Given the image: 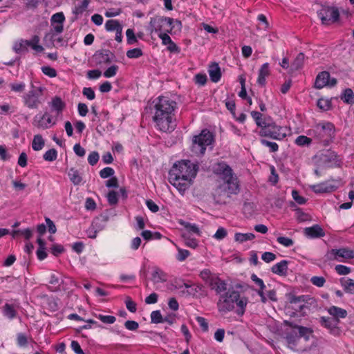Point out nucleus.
Wrapping results in <instances>:
<instances>
[{"instance_id": "obj_1", "label": "nucleus", "mask_w": 354, "mask_h": 354, "mask_svg": "<svg viewBox=\"0 0 354 354\" xmlns=\"http://www.w3.org/2000/svg\"><path fill=\"white\" fill-rule=\"evenodd\" d=\"M177 104L168 97L160 96L155 102L153 120L155 127L163 132H171L176 127Z\"/></svg>"}, {"instance_id": "obj_2", "label": "nucleus", "mask_w": 354, "mask_h": 354, "mask_svg": "<svg viewBox=\"0 0 354 354\" xmlns=\"http://www.w3.org/2000/svg\"><path fill=\"white\" fill-rule=\"evenodd\" d=\"M214 171L220 175L221 181L214 190V197L217 203H225L233 194L239 190V182L232 169L225 162L218 163Z\"/></svg>"}, {"instance_id": "obj_3", "label": "nucleus", "mask_w": 354, "mask_h": 354, "mask_svg": "<svg viewBox=\"0 0 354 354\" xmlns=\"http://www.w3.org/2000/svg\"><path fill=\"white\" fill-rule=\"evenodd\" d=\"M196 173L197 167L191 161H178L169 171V182L181 194H184L192 185Z\"/></svg>"}, {"instance_id": "obj_4", "label": "nucleus", "mask_w": 354, "mask_h": 354, "mask_svg": "<svg viewBox=\"0 0 354 354\" xmlns=\"http://www.w3.org/2000/svg\"><path fill=\"white\" fill-rule=\"evenodd\" d=\"M248 304V299L246 297L241 296L239 291L230 290L220 295L217 308L222 315L235 310L238 315L242 316L245 313Z\"/></svg>"}, {"instance_id": "obj_5", "label": "nucleus", "mask_w": 354, "mask_h": 354, "mask_svg": "<svg viewBox=\"0 0 354 354\" xmlns=\"http://www.w3.org/2000/svg\"><path fill=\"white\" fill-rule=\"evenodd\" d=\"M336 129L334 124L330 122L322 121L313 125L307 132L317 142L324 146H328L333 142Z\"/></svg>"}, {"instance_id": "obj_6", "label": "nucleus", "mask_w": 354, "mask_h": 354, "mask_svg": "<svg viewBox=\"0 0 354 354\" xmlns=\"http://www.w3.org/2000/svg\"><path fill=\"white\" fill-rule=\"evenodd\" d=\"M175 24L181 26V22L178 20L167 17L156 16L151 18L147 30L151 37L155 35L158 37L162 33L172 32Z\"/></svg>"}, {"instance_id": "obj_7", "label": "nucleus", "mask_w": 354, "mask_h": 354, "mask_svg": "<svg viewBox=\"0 0 354 354\" xmlns=\"http://www.w3.org/2000/svg\"><path fill=\"white\" fill-rule=\"evenodd\" d=\"M259 133L261 136L270 137L275 140H282L289 133V129L286 127L277 125L270 119L268 120L266 125L260 129Z\"/></svg>"}, {"instance_id": "obj_8", "label": "nucleus", "mask_w": 354, "mask_h": 354, "mask_svg": "<svg viewBox=\"0 0 354 354\" xmlns=\"http://www.w3.org/2000/svg\"><path fill=\"white\" fill-rule=\"evenodd\" d=\"M213 135L207 130H203L200 134L193 138L192 151L196 155H203L207 146L213 142Z\"/></svg>"}, {"instance_id": "obj_9", "label": "nucleus", "mask_w": 354, "mask_h": 354, "mask_svg": "<svg viewBox=\"0 0 354 354\" xmlns=\"http://www.w3.org/2000/svg\"><path fill=\"white\" fill-rule=\"evenodd\" d=\"M39 36L34 35L30 40L20 39L16 41L12 46L13 50L19 54L28 50L30 47L36 53L39 54L44 51V47L39 44Z\"/></svg>"}, {"instance_id": "obj_10", "label": "nucleus", "mask_w": 354, "mask_h": 354, "mask_svg": "<svg viewBox=\"0 0 354 354\" xmlns=\"http://www.w3.org/2000/svg\"><path fill=\"white\" fill-rule=\"evenodd\" d=\"M57 122V116H54L49 112L46 111L44 113L37 114L33 119L32 124L39 129L45 130L50 129L56 124Z\"/></svg>"}, {"instance_id": "obj_11", "label": "nucleus", "mask_w": 354, "mask_h": 354, "mask_svg": "<svg viewBox=\"0 0 354 354\" xmlns=\"http://www.w3.org/2000/svg\"><path fill=\"white\" fill-rule=\"evenodd\" d=\"M340 185L339 180L328 179L319 183L309 185L308 188L315 194H324L335 191Z\"/></svg>"}, {"instance_id": "obj_12", "label": "nucleus", "mask_w": 354, "mask_h": 354, "mask_svg": "<svg viewBox=\"0 0 354 354\" xmlns=\"http://www.w3.org/2000/svg\"><path fill=\"white\" fill-rule=\"evenodd\" d=\"M326 258L339 262H348L354 259V251L348 248L332 249L327 252Z\"/></svg>"}, {"instance_id": "obj_13", "label": "nucleus", "mask_w": 354, "mask_h": 354, "mask_svg": "<svg viewBox=\"0 0 354 354\" xmlns=\"http://www.w3.org/2000/svg\"><path fill=\"white\" fill-rule=\"evenodd\" d=\"M317 14L322 23L325 25L336 22L339 16L337 8L335 7H322Z\"/></svg>"}, {"instance_id": "obj_14", "label": "nucleus", "mask_w": 354, "mask_h": 354, "mask_svg": "<svg viewBox=\"0 0 354 354\" xmlns=\"http://www.w3.org/2000/svg\"><path fill=\"white\" fill-rule=\"evenodd\" d=\"M312 334L310 328L302 326H295L292 328V333L286 337L288 344H295L300 338L303 337L306 341L308 340Z\"/></svg>"}, {"instance_id": "obj_15", "label": "nucleus", "mask_w": 354, "mask_h": 354, "mask_svg": "<svg viewBox=\"0 0 354 354\" xmlns=\"http://www.w3.org/2000/svg\"><path fill=\"white\" fill-rule=\"evenodd\" d=\"M63 42L61 32L50 30L44 37V45L48 48L62 46Z\"/></svg>"}, {"instance_id": "obj_16", "label": "nucleus", "mask_w": 354, "mask_h": 354, "mask_svg": "<svg viewBox=\"0 0 354 354\" xmlns=\"http://www.w3.org/2000/svg\"><path fill=\"white\" fill-rule=\"evenodd\" d=\"M336 83L337 80L335 78H330L328 72L323 71L317 75L315 86L316 88L321 89L325 86H333Z\"/></svg>"}, {"instance_id": "obj_17", "label": "nucleus", "mask_w": 354, "mask_h": 354, "mask_svg": "<svg viewBox=\"0 0 354 354\" xmlns=\"http://www.w3.org/2000/svg\"><path fill=\"white\" fill-rule=\"evenodd\" d=\"M114 59L113 54L108 50L97 51L93 55V60L97 64H111Z\"/></svg>"}, {"instance_id": "obj_18", "label": "nucleus", "mask_w": 354, "mask_h": 354, "mask_svg": "<svg viewBox=\"0 0 354 354\" xmlns=\"http://www.w3.org/2000/svg\"><path fill=\"white\" fill-rule=\"evenodd\" d=\"M65 17L63 12H57L51 17L50 30L57 32H62L64 30V22Z\"/></svg>"}, {"instance_id": "obj_19", "label": "nucleus", "mask_w": 354, "mask_h": 354, "mask_svg": "<svg viewBox=\"0 0 354 354\" xmlns=\"http://www.w3.org/2000/svg\"><path fill=\"white\" fill-rule=\"evenodd\" d=\"M39 92L36 91H30L26 95H24V103L30 109H37L41 104L39 99Z\"/></svg>"}, {"instance_id": "obj_20", "label": "nucleus", "mask_w": 354, "mask_h": 354, "mask_svg": "<svg viewBox=\"0 0 354 354\" xmlns=\"http://www.w3.org/2000/svg\"><path fill=\"white\" fill-rule=\"evenodd\" d=\"M210 288L216 292V294H221L227 290V283L221 279L218 275L216 277L212 280V282L208 285Z\"/></svg>"}, {"instance_id": "obj_21", "label": "nucleus", "mask_w": 354, "mask_h": 354, "mask_svg": "<svg viewBox=\"0 0 354 354\" xmlns=\"http://www.w3.org/2000/svg\"><path fill=\"white\" fill-rule=\"evenodd\" d=\"M304 234L306 236L312 239L320 238L325 236L324 230L319 225L306 227L304 229Z\"/></svg>"}, {"instance_id": "obj_22", "label": "nucleus", "mask_w": 354, "mask_h": 354, "mask_svg": "<svg viewBox=\"0 0 354 354\" xmlns=\"http://www.w3.org/2000/svg\"><path fill=\"white\" fill-rule=\"evenodd\" d=\"M289 308H292L296 312L301 311L305 307L304 296L295 297L291 296L289 298Z\"/></svg>"}, {"instance_id": "obj_23", "label": "nucleus", "mask_w": 354, "mask_h": 354, "mask_svg": "<svg viewBox=\"0 0 354 354\" xmlns=\"http://www.w3.org/2000/svg\"><path fill=\"white\" fill-rule=\"evenodd\" d=\"M327 311L337 322H339V319L345 318L347 316V311L345 309L335 306L329 307Z\"/></svg>"}, {"instance_id": "obj_24", "label": "nucleus", "mask_w": 354, "mask_h": 354, "mask_svg": "<svg viewBox=\"0 0 354 354\" xmlns=\"http://www.w3.org/2000/svg\"><path fill=\"white\" fill-rule=\"evenodd\" d=\"M49 105L52 111L55 112V116L57 117L62 113L66 106L64 102L57 96H55L52 99L51 102L49 103Z\"/></svg>"}, {"instance_id": "obj_25", "label": "nucleus", "mask_w": 354, "mask_h": 354, "mask_svg": "<svg viewBox=\"0 0 354 354\" xmlns=\"http://www.w3.org/2000/svg\"><path fill=\"white\" fill-rule=\"evenodd\" d=\"M288 262L286 260H282L280 262L274 265L271 270L273 273L279 276H286L288 272Z\"/></svg>"}, {"instance_id": "obj_26", "label": "nucleus", "mask_w": 354, "mask_h": 354, "mask_svg": "<svg viewBox=\"0 0 354 354\" xmlns=\"http://www.w3.org/2000/svg\"><path fill=\"white\" fill-rule=\"evenodd\" d=\"M152 281L155 283L165 282L167 280V274L159 268H155L151 274Z\"/></svg>"}, {"instance_id": "obj_27", "label": "nucleus", "mask_w": 354, "mask_h": 354, "mask_svg": "<svg viewBox=\"0 0 354 354\" xmlns=\"http://www.w3.org/2000/svg\"><path fill=\"white\" fill-rule=\"evenodd\" d=\"M105 29L109 32L115 31L118 35H120L122 32V26L120 24L114 19H109L105 23Z\"/></svg>"}, {"instance_id": "obj_28", "label": "nucleus", "mask_w": 354, "mask_h": 354, "mask_svg": "<svg viewBox=\"0 0 354 354\" xmlns=\"http://www.w3.org/2000/svg\"><path fill=\"white\" fill-rule=\"evenodd\" d=\"M68 176L71 181L75 185H79L82 183V177L81 176V174L78 170L75 169V168H71L68 170Z\"/></svg>"}, {"instance_id": "obj_29", "label": "nucleus", "mask_w": 354, "mask_h": 354, "mask_svg": "<svg viewBox=\"0 0 354 354\" xmlns=\"http://www.w3.org/2000/svg\"><path fill=\"white\" fill-rule=\"evenodd\" d=\"M89 3V0H82L75 3L73 8V13L76 16L82 14L87 9Z\"/></svg>"}, {"instance_id": "obj_30", "label": "nucleus", "mask_w": 354, "mask_h": 354, "mask_svg": "<svg viewBox=\"0 0 354 354\" xmlns=\"http://www.w3.org/2000/svg\"><path fill=\"white\" fill-rule=\"evenodd\" d=\"M255 235L253 233H240L237 232L234 234V241L239 243H243L248 241L253 240Z\"/></svg>"}, {"instance_id": "obj_31", "label": "nucleus", "mask_w": 354, "mask_h": 354, "mask_svg": "<svg viewBox=\"0 0 354 354\" xmlns=\"http://www.w3.org/2000/svg\"><path fill=\"white\" fill-rule=\"evenodd\" d=\"M251 115L253 119L255 120L256 124L261 127V129L263 128L264 126L266 125L267 122H268V120L270 118H262V114L258 111H252Z\"/></svg>"}, {"instance_id": "obj_32", "label": "nucleus", "mask_w": 354, "mask_h": 354, "mask_svg": "<svg viewBox=\"0 0 354 354\" xmlns=\"http://www.w3.org/2000/svg\"><path fill=\"white\" fill-rule=\"evenodd\" d=\"M218 274L215 273H212L209 269H204L200 272L201 278L205 282V283L208 286L214 277H216Z\"/></svg>"}, {"instance_id": "obj_33", "label": "nucleus", "mask_w": 354, "mask_h": 354, "mask_svg": "<svg viewBox=\"0 0 354 354\" xmlns=\"http://www.w3.org/2000/svg\"><path fill=\"white\" fill-rule=\"evenodd\" d=\"M44 140L41 135H35L32 142V147L35 151H40L44 147Z\"/></svg>"}, {"instance_id": "obj_34", "label": "nucleus", "mask_w": 354, "mask_h": 354, "mask_svg": "<svg viewBox=\"0 0 354 354\" xmlns=\"http://www.w3.org/2000/svg\"><path fill=\"white\" fill-rule=\"evenodd\" d=\"M313 139V138L310 136L307 137L306 136H299L296 138L295 144L301 147L306 145L308 146L311 144Z\"/></svg>"}, {"instance_id": "obj_35", "label": "nucleus", "mask_w": 354, "mask_h": 354, "mask_svg": "<svg viewBox=\"0 0 354 354\" xmlns=\"http://www.w3.org/2000/svg\"><path fill=\"white\" fill-rule=\"evenodd\" d=\"M344 290L348 293L354 294V280L351 279H345L342 282Z\"/></svg>"}, {"instance_id": "obj_36", "label": "nucleus", "mask_w": 354, "mask_h": 354, "mask_svg": "<svg viewBox=\"0 0 354 354\" xmlns=\"http://www.w3.org/2000/svg\"><path fill=\"white\" fill-rule=\"evenodd\" d=\"M178 253L176 255V258L178 261H184L189 255L190 252L187 250H184L176 245Z\"/></svg>"}, {"instance_id": "obj_37", "label": "nucleus", "mask_w": 354, "mask_h": 354, "mask_svg": "<svg viewBox=\"0 0 354 354\" xmlns=\"http://www.w3.org/2000/svg\"><path fill=\"white\" fill-rule=\"evenodd\" d=\"M210 79L214 82H218L221 77L220 68H212L209 71Z\"/></svg>"}, {"instance_id": "obj_38", "label": "nucleus", "mask_w": 354, "mask_h": 354, "mask_svg": "<svg viewBox=\"0 0 354 354\" xmlns=\"http://www.w3.org/2000/svg\"><path fill=\"white\" fill-rule=\"evenodd\" d=\"M342 99L347 104L354 103V93L351 88L344 91Z\"/></svg>"}, {"instance_id": "obj_39", "label": "nucleus", "mask_w": 354, "mask_h": 354, "mask_svg": "<svg viewBox=\"0 0 354 354\" xmlns=\"http://www.w3.org/2000/svg\"><path fill=\"white\" fill-rule=\"evenodd\" d=\"M3 315L9 319L16 316V311L12 305L6 304L3 307Z\"/></svg>"}, {"instance_id": "obj_40", "label": "nucleus", "mask_w": 354, "mask_h": 354, "mask_svg": "<svg viewBox=\"0 0 354 354\" xmlns=\"http://www.w3.org/2000/svg\"><path fill=\"white\" fill-rule=\"evenodd\" d=\"M95 317L99 319L101 322H102L104 324H113L116 318L114 316L112 315H104L102 314L96 315Z\"/></svg>"}, {"instance_id": "obj_41", "label": "nucleus", "mask_w": 354, "mask_h": 354, "mask_svg": "<svg viewBox=\"0 0 354 354\" xmlns=\"http://www.w3.org/2000/svg\"><path fill=\"white\" fill-rule=\"evenodd\" d=\"M269 75L268 68H261L259 70L257 82L259 84L263 85L266 82V78Z\"/></svg>"}, {"instance_id": "obj_42", "label": "nucleus", "mask_w": 354, "mask_h": 354, "mask_svg": "<svg viewBox=\"0 0 354 354\" xmlns=\"http://www.w3.org/2000/svg\"><path fill=\"white\" fill-rule=\"evenodd\" d=\"M11 90L15 93H22L26 88L24 82H15L10 84Z\"/></svg>"}, {"instance_id": "obj_43", "label": "nucleus", "mask_w": 354, "mask_h": 354, "mask_svg": "<svg viewBox=\"0 0 354 354\" xmlns=\"http://www.w3.org/2000/svg\"><path fill=\"white\" fill-rule=\"evenodd\" d=\"M57 153L54 149H51L46 151L44 154V159L46 161H53L57 158Z\"/></svg>"}, {"instance_id": "obj_44", "label": "nucleus", "mask_w": 354, "mask_h": 354, "mask_svg": "<svg viewBox=\"0 0 354 354\" xmlns=\"http://www.w3.org/2000/svg\"><path fill=\"white\" fill-rule=\"evenodd\" d=\"M277 241L279 243L285 247H290L294 244L292 239L285 236H279Z\"/></svg>"}, {"instance_id": "obj_45", "label": "nucleus", "mask_w": 354, "mask_h": 354, "mask_svg": "<svg viewBox=\"0 0 354 354\" xmlns=\"http://www.w3.org/2000/svg\"><path fill=\"white\" fill-rule=\"evenodd\" d=\"M322 324L328 328H333L336 326V325L338 324L335 319H331L330 318H326V317H322Z\"/></svg>"}, {"instance_id": "obj_46", "label": "nucleus", "mask_w": 354, "mask_h": 354, "mask_svg": "<svg viewBox=\"0 0 354 354\" xmlns=\"http://www.w3.org/2000/svg\"><path fill=\"white\" fill-rule=\"evenodd\" d=\"M151 320L152 323L158 324L162 322L161 313L159 310H154L151 313Z\"/></svg>"}, {"instance_id": "obj_47", "label": "nucleus", "mask_w": 354, "mask_h": 354, "mask_svg": "<svg viewBox=\"0 0 354 354\" xmlns=\"http://www.w3.org/2000/svg\"><path fill=\"white\" fill-rule=\"evenodd\" d=\"M317 106L322 110H328L330 106V102L328 99L321 98L317 101Z\"/></svg>"}, {"instance_id": "obj_48", "label": "nucleus", "mask_w": 354, "mask_h": 354, "mask_svg": "<svg viewBox=\"0 0 354 354\" xmlns=\"http://www.w3.org/2000/svg\"><path fill=\"white\" fill-rule=\"evenodd\" d=\"M114 174V170L111 167H105L100 171V176L102 178H106Z\"/></svg>"}, {"instance_id": "obj_49", "label": "nucleus", "mask_w": 354, "mask_h": 354, "mask_svg": "<svg viewBox=\"0 0 354 354\" xmlns=\"http://www.w3.org/2000/svg\"><path fill=\"white\" fill-rule=\"evenodd\" d=\"M310 281L313 285L317 287H322L324 286L326 280L323 277L315 276L311 278Z\"/></svg>"}, {"instance_id": "obj_50", "label": "nucleus", "mask_w": 354, "mask_h": 354, "mask_svg": "<svg viewBox=\"0 0 354 354\" xmlns=\"http://www.w3.org/2000/svg\"><path fill=\"white\" fill-rule=\"evenodd\" d=\"M335 271L341 275H346L350 273L351 269L350 268L343 266V265H337L335 268Z\"/></svg>"}, {"instance_id": "obj_51", "label": "nucleus", "mask_w": 354, "mask_h": 354, "mask_svg": "<svg viewBox=\"0 0 354 354\" xmlns=\"http://www.w3.org/2000/svg\"><path fill=\"white\" fill-rule=\"evenodd\" d=\"M292 196L293 199L299 205H303L306 202V199L304 197L300 196L299 192L296 190L292 191Z\"/></svg>"}, {"instance_id": "obj_52", "label": "nucleus", "mask_w": 354, "mask_h": 354, "mask_svg": "<svg viewBox=\"0 0 354 354\" xmlns=\"http://www.w3.org/2000/svg\"><path fill=\"white\" fill-rule=\"evenodd\" d=\"M126 35L127 39V43L129 44H133L136 42V37L132 29H127L126 31Z\"/></svg>"}, {"instance_id": "obj_53", "label": "nucleus", "mask_w": 354, "mask_h": 354, "mask_svg": "<svg viewBox=\"0 0 354 354\" xmlns=\"http://www.w3.org/2000/svg\"><path fill=\"white\" fill-rule=\"evenodd\" d=\"M276 257H277L274 253L270 252H266L263 253V254L261 256L262 260L266 263H270L271 261H273L274 260L276 259Z\"/></svg>"}, {"instance_id": "obj_54", "label": "nucleus", "mask_w": 354, "mask_h": 354, "mask_svg": "<svg viewBox=\"0 0 354 354\" xmlns=\"http://www.w3.org/2000/svg\"><path fill=\"white\" fill-rule=\"evenodd\" d=\"M82 93L89 100H93L95 97V94L94 91L90 87L84 88V89L82 91Z\"/></svg>"}, {"instance_id": "obj_55", "label": "nucleus", "mask_w": 354, "mask_h": 354, "mask_svg": "<svg viewBox=\"0 0 354 354\" xmlns=\"http://www.w3.org/2000/svg\"><path fill=\"white\" fill-rule=\"evenodd\" d=\"M17 344L20 347H24L27 345L28 339L26 336L23 333H19L17 337Z\"/></svg>"}, {"instance_id": "obj_56", "label": "nucleus", "mask_w": 354, "mask_h": 354, "mask_svg": "<svg viewBox=\"0 0 354 354\" xmlns=\"http://www.w3.org/2000/svg\"><path fill=\"white\" fill-rule=\"evenodd\" d=\"M99 160V154L96 151L91 152L88 156V162L91 165H95Z\"/></svg>"}, {"instance_id": "obj_57", "label": "nucleus", "mask_w": 354, "mask_h": 354, "mask_svg": "<svg viewBox=\"0 0 354 354\" xmlns=\"http://www.w3.org/2000/svg\"><path fill=\"white\" fill-rule=\"evenodd\" d=\"M125 304L127 308L131 313H135L136 311V304L132 301L130 297H127L125 300Z\"/></svg>"}, {"instance_id": "obj_58", "label": "nucleus", "mask_w": 354, "mask_h": 354, "mask_svg": "<svg viewBox=\"0 0 354 354\" xmlns=\"http://www.w3.org/2000/svg\"><path fill=\"white\" fill-rule=\"evenodd\" d=\"M124 326L129 330H136L138 328L139 324L137 322L133 320H128L125 322Z\"/></svg>"}, {"instance_id": "obj_59", "label": "nucleus", "mask_w": 354, "mask_h": 354, "mask_svg": "<svg viewBox=\"0 0 354 354\" xmlns=\"http://www.w3.org/2000/svg\"><path fill=\"white\" fill-rule=\"evenodd\" d=\"M251 279L255 284L259 288V289H265L266 285L264 284L263 281L259 278L255 274H252L251 275Z\"/></svg>"}, {"instance_id": "obj_60", "label": "nucleus", "mask_w": 354, "mask_h": 354, "mask_svg": "<svg viewBox=\"0 0 354 354\" xmlns=\"http://www.w3.org/2000/svg\"><path fill=\"white\" fill-rule=\"evenodd\" d=\"M121 12L119 8H109L106 10L104 15L106 17H113L119 15Z\"/></svg>"}, {"instance_id": "obj_61", "label": "nucleus", "mask_w": 354, "mask_h": 354, "mask_svg": "<svg viewBox=\"0 0 354 354\" xmlns=\"http://www.w3.org/2000/svg\"><path fill=\"white\" fill-rule=\"evenodd\" d=\"M142 55V51L139 48H134L127 51V55L129 58H137Z\"/></svg>"}, {"instance_id": "obj_62", "label": "nucleus", "mask_w": 354, "mask_h": 354, "mask_svg": "<svg viewBox=\"0 0 354 354\" xmlns=\"http://www.w3.org/2000/svg\"><path fill=\"white\" fill-rule=\"evenodd\" d=\"M71 347L76 354H84V351L81 348L80 344L77 341H72Z\"/></svg>"}, {"instance_id": "obj_63", "label": "nucleus", "mask_w": 354, "mask_h": 354, "mask_svg": "<svg viewBox=\"0 0 354 354\" xmlns=\"http://www.w3.org/2000/svg\"><path fill=\"white\" fill-rule=\"evenodd\" d=\"M73 151L75 153V154L80 157L84 156L86 153L85 149L80 144H75L74 145Z\"/></svg>"}, {"instance_id": "obj_64", "label": "nucleus", "mask_w": 354, "mask_h": 354, "mask_svg": "<svg viewBox=\"0 0 354 354\" xmlns=\"http://www.w3.org/2000/svg\"><path fill=\"white\" fill-rule=\"evenodd\" d=\"M107 199L110 204L114 205L118 202V194L115 192L111 191L109 192L107 195Z\"/></svg>"}]
</instances>
